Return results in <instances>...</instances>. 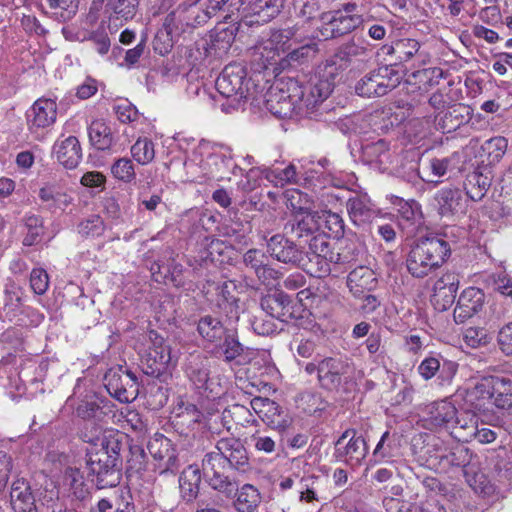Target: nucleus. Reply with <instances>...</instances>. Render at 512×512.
Masks as SVG:
<instances>
[{
    "label": "nucleus",
    "mask_w": 512,
    "mask_h": 512,
    "mask_svg": "<svg viewBox=\"0 0 512 512\" xmlns=\"http://www.w3.org/2000/svg\"><path fill=\"white\" fill-rule=\"evenodd\" d=\"M489 380L490 377L483 378L467 392L468 400L475 406V408L480 409L484 406V403H481V401H492L491 383Z\"/></svg>",
    "instance_id": "8fccbe9b"
},
{
    "label": "nucleus",
    "mask_w": 512,
    "mask_h": 512,
    "mask_svg": "<svg viewBox=\"0 0 512 512\" xmlns=\"http://www.w3.org/2000/svg\"><path fill=\"white\" fill-rule=\"evenodd\" d=\"M382 50L387 55L395 56L396 61L400 63L412 61L414 65L421 67L431 62L430 53L418 40L413 38L398 39L391 45L383 46Z\"/></svg>",
    "instance_id": "dca6fc26"
},
{
    "label": "nucleus",
    "mask_w": 512,
    "mask_h": 512,
    "mask_svg": "<svg viewBox=\"0 0 512 512\" xmlns=\"http://www.w3.org/2000/svg\"><path fill=\"white\" fill-rule=\"evenodd\" d=\"M30 286L38 294H44L49 287V277L42 268H34L30 273Z\"/></svg>",
    "instance_id": "0e129e2a"
},
{
    "label": "nucleus",
    "mask_w": 512,
    "mask_h": 512,
    "mask_svg": "<svg viewBox=\"0 0 512 512\" xmlns=\"http://www.w3.org/2000/svg\"><path fill=\"white\" fill-rule=\"evenodd\" d=\"M124 435H108L86 440L91 447L86 449V478L97 489L113 488L122 478L121 452L126 448Z\"/></svg>",
    "instance_id": "f257e3e1"
},
{
    "label": "nucleus",
    "mask_w": 512,
    "mask_h": 512,
    "mask_svg": "<svg viewBox=\"0 0 512 512\" xmlns=\"http://www.w3.org/2000/svg\"><path fill=\"white\" fill-rule=\"evenodd\" d=\"M204 15L194 2H183L166 16L163 27L173 40L189 28L204 24Z\"/></svg>",
    "instance_id": "9b49d317"
},
{
    "label": "nucleus",
    "mask_w": 512,
    "mask_h": 512,
    "mask_svg": "<svg viewBox=\"0 0 512 512\" xmlns=\"http://www.w3.org/2000/svg\"><path fill=\"white\" fill-rule=\"evenodd\" d=\"M451 254L450 244L438 234L417 238L406 258L412 277L422 279L439 269Z\"/></svg>",
    "instance_id": "f03ea898"
},
{
    "label": "nucleus",
    "mask_w": 512,
    "mask_h": 512,
    "mask_svg": "<svg viewBox=\"0 0 512 512\" xmlns=\"http://www.w3.org/2000/svg\"><path fill=\"white\" fill-rule=\"evenodd\" d=\"M10 503L14 512H38L36 499L30 483L24 478L13 481Z\"/></svg>",
    "instance_id": "bb28decb"
},
{
    "label": "nucleus",
    "mask_w": 512,
    "mask_h": 512,
    "mask_svg": "<svg viewBox=\"0 0 512 512\" xmlns=\"http://www.w3.org/2000/svg\"><path fill=\"white\" fill-rule=\"evenodd\" d=\"M53 151L58 162L67 169L76 168L82 159V149L75 136L58 139L53 146Z\"/></svg>",
    "instance_id": "c85d7f7f"
},
{
    "label": "nucleus",
    "mask_w": 512,
    "mask_h": 512,
    "mask_svg": "<svg viewBox=\"0 0 512 512\" xmlns=\"http://www.w3.org/2000/svg\"><path fill=\"white\" fill-rule=\"evenodd\" d=\"M497 343L500 350L506 356H512V322L500 328L497 336Z\"/></svg>",
    "instance_id": "774afa93"
},
{
    "label": "nucleus",
    "mask_w": 512,
    "mask_h": 512,
    "mask_svg": "<svg viewBox=\"0 0 512 512\" xmlns=\"http://www.w3.org/2000/svg\"><path fill=\"white\" fill-rule=\"evenodd\" d=\"M305 242L308 243V247L303 250L301 269L313 277L322 278L329 275L331 263L344 264L352 259L343 252L332 251L325 234L317 233Z\"/></svg>",
    "instance_id": "20e7f679"
},
{
    "label": "nucleus",
    "mask_w": 512,
    "mask_h": 512,
    "mask_svg": "<svg viewBox=\"0 0 512 512\" xmlns=\"http://www.w3.org/2000/svg\"><path fill=\"white\" fill-rule=\"evenodd\" d=\"M465 343L472 347L477 348L487 343V332L484 328L468 327L463 333Z\"/></svg>",
    "instance_id": "69168bd1"
},
{
    "label": "nucleus",
    "mask_w": 512,
    "mask_h": 512,
    "mask_svg": "<svg viewBox=\"0 0 512 512\" xmlns=\"http://www.w3.org/2000/svg\"><path fill=\"white\" fill-rule=\"evenodd\" d=\"M26 118L30 128H48L56 121L57 105L51 99L40 98L26 112Z\"/></svg>",
    "instance_id": "a878e982"
},
{
    "label": "nucleus",
    "mask_w": 512,
    "mask_h": 512,
    "mask_svg": "<svg viewBox=\"0 0 512 512\" xmlns=\"http://www.w3.org/2000/svg\"><path fill=\"white\" fill-rule=\"evenodd\" d=\"M316 52L317 49L314 44H305L299 48H295L280 60V64H278L276 69L283 71L292 66L302 64L314 57Z\"/></svg>",
    "instance_id": "49530a36"
},
{
    "label": "nucleus",
    "mask_w": 512,
    "mask_h": 512,
    "mask_svg": "<svg viewBox=\"0 0 512 512\" xmlns=\"http://www.w3.org/2000/svg\"><path fill=\"white\" fill-rule=\"evenodd\" d=\"M352 367L348 359L342 357H325L320 359L318 383L322 389L338 392L348 383Z\"/></svg>",
    "instance_id": "f8f14e48"
},
{
    "label": "nucleus",
    "mask_w": 512,
    "mask_h": 512,
    "mask_svg": "<svg viewBox=\"0 0 512 512\" xmlns=\"http://www.w3.org/2000/svg\"><path fill=\"white\" fill-rule=\"evenodd\" d=\"M284 7V0H255L250 5L246 25L264 24L274 19Z\"/></svg>",
    "instance_id": "7c9ffc66"
},
{
    "label": "nucleus",
    "mask_w": 512,
    "mask_h": 512,
    "mask_svg": "<svg viewBox=\"0 0 512 512\" xmlns=\"http://www.w3.org/2000/svg\"><path fill=\"white\" fill-rule=\"evenodd\" d=\"M323 221L329 231L330 236L340 239L345 234V225L342 217L334 212L327 211L323 214Z\"/></svg>",
    "instance_id": "4d7b16f0"
},
{
    "label": "nucleus",
    "mask_w": 512,
    "mask_h": 512,
    "mask_svg": "<svg viewBox=\"0 0 512 512\" xmlns=\"http://www.w3.org/2000/svg\"><path fill=\"white\" fill-rule=\"evenodd\" d=\"M147 455L140 445H130L129 454L127 456V471L140 472L145 469Z\"/></svg>",
    "instance_id": "5fc2aeb1"
},
{
    "label": "nucleus",
    "mask_w": 512,
    "mask_h": 512,
    "mask_svg": "<svg viewBox=\"0 0 512 512\" xmlns=\"http://www.w3.org/2000/svg\"><path fill=\"white\" fill-rule=\"evenodd\" d=\"M457 413L458 411L452 403L441 401L432 407L429 413V423L435 428L454 430Z\"/></svg>",
    "instance_id": "ea45409f"
},
{
    "label": "nucleus",
    "mask_w": 512,
    "mask_h": 512,
    "mask_svg": "<svg viewBox=\"0 0 512 512\" xmlns=\"http://www.w3.org/2000/svg\"><path fill=\"white\" fill-rule=\"evenodd\" d=\"M265 253L256 248L247 250L242 258L244 266L252 270L257 278L265 283L279 278V272L266 263Z\"/></svg>",
    "instance_id": "cd10ccee"
},
{
    "label": "nucleus",
    "mask_w": 512,
    "mask_h": 512,
    "mask_svg": "<svg viewBox=\"0 0 512 512\" xmlns=\"http://www.w3.org/2000/svg\"><path fill=\"white\" fill-rule=\"evenodd\" d=\"M346 208L350 219L358 226L370 222L375 216L373 204L367 194L349 198Z\"/></svg>",
    "instance_id": "f704fd0d"
},
{
    "label": "nucleus",
    "mask_w": 512,
    "mask_h": 512,
    "mask_svg": "<svg viewBox=\"0 0 512 512\" xmlns=\"http://www.w3.org/2000/svg\"><path fill=\"white\" fill-rule=\"evenodd\" d=\"M378 285V280L372 269L366 266H358L347 276V287L354 297H362L365 293L373 291Z\"/></svg>",
    "instance_id": "c756f323"
},
{
    "label": "nucleus",
    "mask_w": 512,
    "mask_h": 512,
    "mask_svg": "<svg viewBox=\"0 0 512 512\" xmlns=\"http://www.w3.org/2000/svg\"><path fill=\"white\" fill-rule=\"evenodd\" d=\"M202 476L198 465L185 468L179 476L180 497L186 503H192L199 495Z\"/></svg>",
    "instance_id": "72a5a7b5"
},
{
    "label": "nucleus",
    "mask_w": 512,
    "mask_h": 512,
    "mask_svg": "<svg viewBox=\"0 0 512 512\" xmlns=\"http://www.w3.org/2000/svg\"><path fill=\"white\" fill-rule=\"evenodd\" d=\"M323 26L320 35L324 39L335 38L347 34L370 21V16L345 14L343 11H333L322 15Z\"/></svg>",
    "instance_id": "ddd939ff"
},
{
    "label": "nucleus",
    "mask_w": 512,
    "mask_h": 512,
    "mask_svg": "<svg viewBox=\"0 0 512 512\" xmlns=\"http://www.w3.org/2000/svg\"><path fill=\"white\" fill-rule=\"evenodd\" d=\"M269 255L283 264L301 268L303 249L301 243L296 244L284 234H275L266 240Z\"/></svg>",
    "instance_id": "f3484780"
},
{
    "label": "nucleus",
    "mask_w": 512,
    "mask_h": 512,
    "mask_svg": "<svg viewBox=\"0 0 512 512\" xmlns=\"http://www.w3.org/2000/svg\"><path fill=\"white\" fill-rule=\"evenodd\" d=\"M368 452L366 442L354 429L345 430L335 442L334 457L350 466H358Z\"/></svg>",
    "instance_id": "4468645a"
},
{
    "label": "nucleus",
    "mask_w": 512,
    "mask_h": 512,
    "mask_svg": "<svg viewBox=\"0 0 512 512\" xmlns=\"http://www.w3.org/2000/svg\"><path fill=\"white\" fill-rule=\"evenodd\" d=\"M115 114L122 124L134 123L138 121L139 114L135 106L127 101H123L114 106Z\"/></svg>",
    "instance_id": "052dcab7"
},
{
    "label": "nucleus",
    "mask_w": 512,
    "mask_h": 512,
    "mask_svg": "<svg viewBox=\"0 0 512 512\" xmlns=\"http://www.w3.org/2000/svg\"><path fill=\"white\" fill-rule=\"evenodd\" d=\"M299 407L308 415H315L326 408V402L318 393L303 392L299 397Z\"/></svg>",
    "instance_id": "3c124183"
},
{
    "label": "nucleus",
    "mask_w": 512,
    "mask_h": 512,
    "mask_svg": "<svg viewBox=\"0 0 512 512\" xmlns=\"http://www.w3.org/2000/svg\"><path fill=\"white\" fill-rule=\"evenodd\" d=\"M269 316L255 315L250 320L253 331L261 336H269L276 332L277 326L274 322V318H268Z\"/></svg>",
    "instance_id": "13d9d810"
},
{
    "label": "nucleus",
    "mask_w": 512,
    "mask_h": 512,
    "mask_svg": "<svg viewBox=\"0 0 512 512\" xmlns=\"http://www.w3.org/2000/svg\"><path fill=\"white\" fill-rule=\"evenodd\" d=\"M294 10L298 17L304 20H311L319 12L318 0H294Z\"/></svg>",
    "instance_id": "bf43d9fd"
},
{
    "label": "nucleus",
    "mask_w": 512,
    "mask_h": 512,
    "mask_svg": "<svg viewBox=\"0 0 512 512\" xmlns=\"http://www.w3.org/2000/svg\"><path fill=\"white\" fill-rule=\"evenodd\" d=\"M230 499H234L233 505L238 512H254L261 502V496L256 487L244 484L239 488L238 482L237 491Z\"/></svg>",
    "instance_id": "37998d69"
},
{
    "label": "nucleus",
    "mask_w": 512,
    "mask_h": 512,
    "mask_svg": "<svg viewBox=\"0 0 512 512\" xmlns=\"http://www.w3.org/2000/svg\"><path fill=\"white\" fill-rule=\"evenodd\" d=\"M508 141L504 137H492L486 140L482 146V152L487 156L488 165L499 162L506 153Z\"/></svg>",
    "instance_id": "09e8293b"
},
{
    "label": "nucleus",
    "mask_w": 512,
    "mask_h": 512,
    "mask_svg": "<svg viewBox=\"0 0 512 512\" xmlns=\"http://www.w3.org/2000/svg\"><path fill=\"white\" fill-rule=\"evenodd\" d=\"M23 223L27 229V233L23 238L24 246H33L41 241V237L44 233L43 219L40 216L34 214H27L23 218Z\"/></svg>",
    "instance_id": "de8ad7c7"
},
{
    "label": "nucleus",
    "mask_w": 512,
    "mask_h": 512,
    "mask_svg": "<svg viewBox=\"0 0 512 512\" xmlns=\"http://www.w3.org/2000/svg\"><path fill=\"white\" fill-rule=\"evenodd\" d=\"M215 353L226 362H232L244 353V345L239 341L236 329L228 328L222 340L215 342Z\"/></svg>",
    "instance_id": "4c0bfd02"
},
{
    "label": "nucleus",
    "mask_w": 512,
    "mask_h": 512,
    "mask_svg": "<svg viewBox=\"0 0 512 512\" xmlns=\"http://www.w3.org/2000/svg\"><path fill=\"white\" fill-rule=\"evenodd\" d=\"M194 4L199 7L201 14H205V23L217 12L227 8V0H197Z\"/></svg>",
    "instance_id": "680f3d73"
},
{
    "label": "nucleus",
    "mask_w": 512,
    "mask_h": 512,
    "mask_svg": "<svg viewBox=\"0 0 512 512\" xmlns=\"http://www.w3.org/2000/svg\"><path fill=\"white\" fill-rule=\"evenodd\" d=\"M138 4V0H109L107 6L112 10L109 18L110 31L116 32L123 22L132 19Z\"/></svg>",
    "instance_id": "e433bc0d"
},
{
    "label": "nucleus",
    "mask_w": 512,
    "mask_h": 512,
    "mask_svg": "<svg viewBox=\"0 0 512 512\" xmlns=\"http://www.w3.org/2000/svg\"><path fill=\"white\" fill-rule=\"evenodd\" d=\"M38 196L45 203V208L51 212L64 211L73 201L66 191L51 183L40 188Z\"/></svg>",
    "instance_id": "c9c22d12"
},
{
    "label": "nucleus",
    "mask_w": 512,
    "mask_h": 512,
    "mask_svg": "<svg viewBox=\"0 0 512 512\" xmlns=\"http://www.w3.org/2000/svg\"><path fill=\"white\" fill-rule=\"evenodd\" d=\"M250 81L245 67L239 63L227 65L216 80L217 91L230 100L229 106L236 109L250 95Z\"/></svg>",
    "instance_id": "0eeeda50"
},
{
    "label": "nucleus",
    "mask_w": 512,
    "mask_h": 512,
    "mask_svg": "<svg viewBox=\"0 0 512 512\" xmlns=\"http://www.w3.org/2000/svg\"><path fill=\"white\" fill-rule=\"evenodd\" d=\"M226 417L231 418L236 425H240L242 427H245L255 421L250 409L238 403L226 408Z\"/></svg>",
    "instance_id": "6e6d98bb"
},
{
    "label": "nucleus",
    "mask_w": 512,
    "mask_h": 512,
    "mask_svg": "<svg viewBox=\"0 0 512 512\" xmlns=\"http://www.w3.org/2000/svg\"><path fill=\"white\" fill-rule=\"evenodd\" d=\"M435 207L442 217L451 218L465 212L462 192L456 187H444L434 195Z\"/></svg>",
    "instance_id": "393cba45"
},
{
    "label": "nucleus",
    "mask_w": 512,
    "mask_h": 512,
    "mask_svg": "<svg viewBox=\"0 0 512 512\" xmlns=\"http://www.w3.org/2000/svg\"><path fill=\"white\" fill-rule=\"evenodd\" d=\"M459 284L460 276L455 272H446L436 280L431 296V302L435 309L446 311L453 305Z\"/></svg>",
    "instance_id": "aec40b11"
},
{
    "label": "nucleus",
    "mask_w": 512,
    "mask_h": 512,
    "mask_svg": "<svg viewBox=\"0 0 512 512\" xmlns=\"http://www.w3.org/2000/svg\"><path fill=\"white\" fill-rule=\"evenodd\" d=\"M485 304V294L477 287L464 289L454 309L453 317L456 323H464L474 315L478 314Z\"/></svg>",
    "instance_id": "4be33fe9"
},
{
    "label": "nucleus",
    "mask_w": 512,
    "mask_h": 512,
    "mask_svg": "<svg viewBox=\"0 0 512 512\" xmlns=\"http://www.w3.org/2000/svg\"><path fill=\"white\" fill-rule=\"evenodd\" d=\"M492 183L491 171L488 165L477 167L466 177L464 188L466 195L473 201H480Z\"/></svg>",
    "instance_id": "2f4dec72"
},
{
    "label": "nucleus",
    "mask_w": 512,
    "mask_h": 512,
    "mask_svg": "<svg viewBox=\"0 0 512 512\" xmlns=\"http://www.w3.org/2000/svg\"><path fill=\"white\" fill-rule=\"evenodd\" d=\"M492 402L500 409L512 407V381L507 377L490 376Z\"/></svg>",
    "instance_id": "c03bdc74"
},
{
    "label": "nucleus",
    "mask_w": 512,
    "mask_h": 512,
    "mask_svg": "<svg viewBox=\"0 0 512 512\" xmlns=\"http://www.w3.org/2000/svg\"><path fill=\"white\" fill-rule=\"evenodd\" d=\"M185 371L197 389H209L210 361L208 357L200 353L190 354Z\"/></svg>",
    "instance_id": "473e14b6"
},
{
    "label": "nucleus",
    "mask_w": 512,
    "mask_h": 512,
    "mask_svg": "<svg viewBox=\"0 0 512 512\" xmlns=\"http://www.w3.org/2000/svg\"><path fill=\"white\" fill-rule=\"evenodd\" d=\"M91 144L98 150L109 149L113 144V135L110 130H90Z\"/></svg>",
    "instance_id": "338daca9"
},
{
    "label": "nucleus",
    "mask_w": 512,
    "mask_h": 512,
    "mask_svg": "<svg viewBox=\"0 0 512 512\" xmlns=\"http://www.w3.org/2000/svg\"><path fill=\"white\" fill-rule=\"evenodd\" d=\"M149 338L151 345L142 357L141 367L146 375L160 378L167 373L171 363V348L165 343L164 338L154 331L149 333Z\"/></svg>",
    "instance_id": "1a4fd4ad"
},
{
    "label": "nucleus",
    "mask_w": 512,
    "mask_h": 512,
    "mask_svg": "<svg viewBox=\"0 0 512 512\" xmlns=\"http://www.w3.org/2000/svg\"><path fill=\"white\" fill-rule=\"evenodd\" d=\"M298 31L297 26L284 29L271 30L262 34L248 49L250 63L255 72H262L272 68L273 73H280L277 70L281 54L291 48V41Z\"/></svg>",
    "instance_id": "7ed1b4c3"
},
{
    "label": "nucleus",
    "mask_w": 512,
    "mask_h": 512,
    "mask_svg": "<svg viewBox=\"0 0 512 512\" xmlns=\"http://www.w3.org/2000/svg\"><path fill=\"white\" fill-rule=\"evenodd\" d=\"M252 225L248 220H233L223 227V235L235 248L242 249L250 244Z\"/></svg>",
    "instance_id": "58836bf2"
},
{
    "label": "nucleus",
    "mask_w": 512,
    "mask_h": 512,
    "mask_svg": "<svg viewBox=\"0 0 512 512\" xmlns=\"http://www.w3.org/2000/svg\"><path fill=\"white\" fill-rule=\"evenodd\" d=\"M134 159L140 164H147L154 159V145L147 138H139L131 147Z\"/></svg>",
    "instance_id": "603ef678"
},
{
    "label": "nucleus",
    "mask_w": 512,
    "mask_h": 512,
    "mask_svg": "<svg viewBox=\"0 0 512 512\" xmlns=\"http://www.w3.org/2000/svg\"><path fill=\"white\" fill-rule=\"evenodd\" d=\"M291 206L293 218L285 224V234L290 233L300 241L319 233L322 221L319 212L311 211L308 207L296 206L293 203Z\"/></svg>",
    "instance_id": "2eb2a0df"
},
{
    "label": "nucleus",
    "mask_w": 512,
    "mask_h": 512,
    "mask_svg": "<svg viewBox=\"0 0 512 512\" xmlns=\"http://www.w3.org/2000/svg\"><path fill=\"white\" fill-rule=\"evenodd\" d=\"M468 151L463 149L452 153L449 157L433 158L430 161V169L433 175L443 177L447 173H464L469 168L474 167L471 159H468Z\"/></svg>",
    "instance_id": "b1692460"
},
{
    "label": "nucleus",
    "mask_w": 512,
    "mask_h": 512,
    "mask_svg": "<svg viewBox=\"0 0 512 512\" xmlns=\"http://www.w3.org/2000/svg\"><path fill=\"white\" fill-rule=\"evenodd\" d=\"M303 86L293 78L275 81L265 94V107L274 116L286 118L302 110Z\"/></svg>",
    "instance_id": "39448f33"
},
{
    "label": "nucleus",
    "mask_w": 512,
    "mask_h": 512,
    "mask_svg": "<svg viewBox=\"0 0 512 512\" xmlns=\"http://www.w3.org/2000/svg\"><path fill=\"white\" fill-rule=\"evenodd\" d=\"M104 382L108 393L122 403H130L138 396V379L127 368L118 366L109 369Z\"/></svg>",
    "instance_id": "6e6552de"
},
{
    "label": "nucleus",
    "mask_w": 512,
    "mask_h": 512,
    "mask_svg": "<svg viewBox=\"0 0 512 512\" xmlns=\"http://www.w3.org/2000/svg\"><path fill=\"white\" fill-rule=\"evenodd\" d=\"M333 89L334 79L332 74L313 79L309 86L303 87L302 110H312L317 107L331 95Z\"/></svg>",
    "instance_id": "5701e85b"
},
{
    "label": "nucleus",
    "mask_w": 512,
    "mask_h": 512,
    "mask_svg": "<svg viewBox=\"0 0 512 512\" xmlns=\"http://www.w3.org/2000/svg\"><path fill=\"white\" fill-rule=\"evenodd\" d=\"M147 449L155 461L154 471L159 475H176L180 460L173 442L162 434H156L148 441Z\"/></svg>",
    "instance_id": "9d476101"
},
{
    "label": "nucleus",
    "mask_w": 512,
    "mask_h": 512,
    "mask_svg": "<svg viewBox=\"0 0 512 512\" xmlns=\"http://www.w3.org/2000/svg\"><path fill=\"white\" fill-rule=\"evenodd\" d=\"M102 409L95 400H82L77 408L76 415L84 420L100 418Z\"/></svg>",
    "instance_id": "e2e57ef3"
},
{
    "label": "nucleus",
    "mask_w": 512,
    "mask_h": 512,
    "mask_svg": "<svg viewBox=\"0 0 512 512\" xmlns=\"http://www.w3.org/2000/svg\"><path fill=\"white\" fill-rule=\"evenodd\" d=\"M390 70L388 67H381L377 71H373L365 75L358 81L355 91L359 96L373 97L384 96L397 85L398 78L389 77Z\"/></svg>",
    "instance_id": "a211bd4d"
},
{
    "label": "nucleus",
    "mask_w": 512,
    "mask_h": 512,
    "mask_svg": "<svg viewBox=\"0 0 512 512\" xmlns=\"http://www.w3.org/2000/svg\"><path fill=\"white\" fill-rule=\"evenodd\" d=\"M215 449L231 470L246 472L250 469L249 455L242 441L235 437L220 438Z\"/></svg>",
    "instance_id": "6ab92c4d"
},
{
    "label": "nucleus",
    "mask_w": 512,
    "mask_h": 512,
    "mask_svg": "<svg viewBox=\"0 0 512 512\" xmlns=\"http://www.w3.org/2000/svg\"><path fill=\"white\" fill-rule=\"evenodd\" d=\"M260 307L267 316L281 322L287 323L296 318L295 304L291 297L283 291H275L263 296L260 300Z\"/></svg>",
    "instance_id": "412c9836"
},
{
    "label": "nucleus",
    "mask_w": 512,
    "mask_h": 512,
    "mask_svg": "<svg viewBox=\"0 0 512 512\" xmlns=\"http://www.w3.org/2000/svg\"><path fill=\"white\" fill-rule=\"evenodd\" d=\"M111 172L116 179L125 183H131L136 177L134 164L128 158H120L115 161Z\"/></svg>",
    "instance_id": "864d4df0"
},
{
    "label": "nucleus",
    "mask_w": 512,
    "mask_h": 512,
    "mask_svg": "<svg viewBox=\"0 0 512 512\" xmlns=\"http://www.w3.org/2000/svg\"><path fill=\"white\" fill-rule=\"evenodd\" d=\"M199 468L201 476L212 490L226 498H231L236 493L237 480L227 474L229 467L216 449L203 456Z\"/></svg>",
    "instance_id": "423d86ee"
},
{
    "label": "nucleus",
    "mask_w": 512,
    "mask_h": 512,
    "mask_svg": "<svg viewBox=\"0 0 512 512\" xmlns=\"http://www.w3.org/2000/svg\"><path fill=\"white\" fill-rule=\"evenodd\" d=\"M447 451L450 464L453 467H461L466 481L471 485L472 478L476 477V472L472 465L473 453L471 450L462 444H456L447 449Z\"/></svg>",
    "instance_id": "a19ab883"
},
{
    "label": "nucleus",
    "mask_w": 512,
    "mask_h": 512,
    "mask_svg": "<svg viewBox=\"0 0 512 512\" xmlns=\"http://www.w3.org/2000/svg\"><path fill=\"white\" fill-rule=\"evenodd\" d=\"M261 419L269 427L278 431H285L291 424L288 413L273 400Z\"/></svg>",
    "instance_id": "a18cd8bd"
},
{
    "label": "nucleus",
    "mask_w": 512,
    "mask_h": 512,
    "mask_svg": "<svg viewBox=\"0 0 512 512\" xmlns=\"http://www.w3.org/2000/svg\"><path fill=\"white\" fill-rule=\"evenodd\" d=\"M228 330L220 318L206 314L201 316L197 323V331L201 338L209 343L222 340L223 334Z\"/></svg>",
    "instance_id": "79ce46f5"
}]
</instances>
